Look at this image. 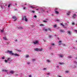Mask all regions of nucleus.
I'll use <instances>...</instances> for the list:
<instances>
[{
	"label": "nucleus",
	"mask_w": 77,
	"mask_h": 77,
	"mask_svg": "<svg viewBox=\"0 0 77 77\" xmlns=\"http://www.w3.org/2000/svg\"><path fill=\"white\" fill-rule=\"evenodd\" d=\"M47 62H50V61L49 60H47Z\"/></svg>",
	"instance_id": "nucleus-32"
},
{
	"label": "nucleus",
	"mask_w": 77,
	"mask_h": 77,
	"mask_svg": "<svg viewBox=\"0 0 77 77\" xmlns=\"http://www.w3.org/2000/svg\"><path fill=\"white\" fill-rule=\"evenodd\" d=\"M5 62H6V63H8V60H5Z\"/></svg>",
	"instance_id": "nucleus-23"
},
{
	"label": "nucleus",
	"mask_w": 77,
	"mask_h": 77,
	"mask_svg": "<svg viewBox=\"0 0 77 77\" xmlns=\"http://www.w3.org/2000/svg\"><path fill=\"white\" fill-rule=\"evenodd\" d=\"M35 51H38V48H35L34 49Z\"/></svg>",
	"instance_id": "nucleus-9"
},
{
	"label": "nucleus",
	"mask_w": 77,
	"mask_h": 77,
	"mask_svg": "<svg viewBox=\"0 0 77 77\" xmlns=\"http://www.w3.org/2000/svg\"><path fill=\"white\" fill-rule=\"evenodd\" d=\"M57 21H59L60 20H57Z\"/></svg>",
	"instance_id": "nucleus-52"
},
{
	"label": "nucleus",
	"mask_w": 77,
	"mask_h": 77,
	"mask_svg": "<svg viewBox=\"0 0 77 77\" xmlns=\"http://www.w3.org/2000/svg\"><path fill=\"white\" fill-rule=\"evenodd\" d=\"M58 9V8H56L55 9V14H59V12H58L57 10Z\"/></svg>",
	"instance_id": "nucleus-3"
},
{
	"label": "nucleus",
	"mask_w": 77,
	"mask_h": 77,
	"mask_svg": "<svg viewBox=\"0 0 77 77\" xmlns=\"http://www.w3.org/2000/svg\"><path fill=\"white\" fill-rule=\"evenodd\" d=\"M63 26H64V25H62Z\"/></svg>",
	"instance_id": "nucleus-54"
},
{
	"label": "nucleus",
	"mask_w": 77,
	"mask_h": 77,
	"mask_svg": "<svg viewBox=\"0 0 77 77\" xmlns=\"http://www.w3.org/2000/svg\"><path fill=\"white\" fill-rule=\"evenodd\" d=\"M35 60H36L35 59H32V61L33 62H35Z\"/></svg>",
	"instance_id": "nucleus-26"
},
{
	"label": "nucleus",
	"mask_w": 77,
	"mask_h": 77,
	"mask_svg": "<svg viewBox=\"0 0 77 77\" xmlns=\"http://www.w3.org/2000/svg\"><path fill=\"white\" fill-rule=\"evenodd\" d=\"M75 59H76V60H77V57H76Z\"/></svg>",
	"instance_id": "nucleus-51"
},
{
	"label": "nucleus",
	"mask_w": 77,
	"mask_h": 77,
	"mask_svg": "<svg viewBox=\"0 0 77 77\" xmlns=\"http://www.w3.org/2000/svg\"><path fill=\"white\" fill-rule=\"evenodd\" d=\"M59 77H60V76H59Z\"/></svg>",
	"instance_id": "nucleus-59"
},
{
	"label": "nucleus",
	"mask_w": 77,
	"mask_h": 77,
	"mask_svg": "<svg viewBox=\"0 0 77 77\" xmlns=\"http://www.w3.org/2000/svg\"><path fill=\"white\" fill-rule=\"evenodd\" d=\"M43 22H44L45 23H47V21L45 20H43Z\"/></svg>",
	"instance_id": "nucleus-25"
},
{
	"label": "nucleus",
	"mask_w": 77,
	"mask_h": 77,
	"mask_svg": "<svg viewBox=\"0 0 77 77\" xmlns=\"http://www.w3.org/2000/svg\"><path fill=\"white\" fill-rule=\"evenodd\" d=\"M23 9L24 10H26V7L23 8Z\"/></svg>",
	"instance_id": "nucleus-27"
},
{
	"label": "nucleus",
	"mask_w": 77,
	"mask_h": 77,
	"mask_svg": "<svg viewBox=\"0 0 77 77\" xmlns=\"http://www.w3.org/2000/svg\"><path fill=\"white\" fill-rule=\"evenodd\" d=\"M36 11H38V10H39V9H36Z\"/></svg>",
	"instance_id": "nucleus-46"
},
{
	"label": "nucleus",
	"mask_w": 77,
	"mask_h": 77,
	"mask_svg": "<svg viewBox=\"0 0 77 77\" xmlns=\"http://www.w3.org/2000/svg\"><path fill=\"white\" fill-rule=\"evenodd\" d=\"M25 5H27V4H25Z\"/></svg>",
	"instance_id": "nucleus-53"
},
{
	"label": "nucleus",
	"mask_w": 77,
	"mask_h": 77,
	"mask_svg": "<svg viewBox=\"0 0 77 77\" xmlns=\"http://www.w3.org/2000/svg\"><path fill=\"white\" fill-rule=\"evenodd\" d=\"M18 29H23V27L21 26H20L19 27H17Z\"/></svg>",
	"instance_id": "nucleus-12"
},
{
	"label": "nucleus",
	"mask_w": 77,
	"mask_h": 77,
	"mask_svg": "<svg viewBox=\"0 0 77 77\" xmlns=\"http://www.w3.org/2000/svg\"><path fill=\"white\" fill-rule=\"evenodd\" d=\"M17 50V51H21V50Z\"/></svg>",
	"instance_id": "nucleus-36"
},
{
	"label": "nucleus",
	"mask_w": 77,
	"mask_h": 77,
	"mask_svg": "<svg viewBox=\"0 0 77 77\" xmlns=\"http://www.w3.org/2000/svg\"><path fill=\"white\" fill-rule=\"evenodd\" d=\"M43 11H44V10H43Z\"/></svg>",
	"instance_id": "nucleus-60"
},
{
	"label": "nucleus",
	"mask_w": 77,
	"mask_h": 77,
	"mask_svg": "<svg viewBox=\"0 0 77 77\" xmlns=\"http://www.w3.org/2000/svg\"><path fill=\"white\" fill-rule=\"evenodd\" d=\"M4 39L5 40H7L8 39L6 38V37H3Z\"/></svg>",
	"instance_id": "nucleus-16"
},
{
	"label": "nucleus",
	"mask_w": 77,
	"mask_h": 77,
	"mask_svg": "<svg viewBox=\"0 0 77 77\" xmlns=\"http://www.w3.org/2000/svg\"><path fill=\"white\" fill-rule=\"evenodd\" d=\"M69 57H71V56Z\"/></svg>",
	"instance_id": "nucleus-57"
},
{
	"label": "nucleus",
	"mask_w": 77,
	"mask_h": 77,
	"mask_svg": "<svg viewBox=\"0 0 77 77\" xmlns=\"http://www.w3.org/2000/svg\"><path fill=\"white\" fill-rule=\"evenodd\" d=\"M47 75H50V73H47Z\"/></svg>",
	"instance_id": "nucleus-33"
},
{
	"label": "nucleus",
	"mask_w": 77,
	"mask_h": 77,
	"mask_svg": "<svg viewBox=\"0 0 77 77\" xmlns=\"http://www.w3.org/2000/svg\"><path fill=\"white\" fill-rule=\"evenodd\" d=\"M46 20H48V19H46Z\"/></svg>",
	"instance_id": "nucleus-49"
},
{
	"label": "nucleus",
	"mask_w": 77,
	"mask_h": 77,
	"mask_svg": "<svg viewBox=\"0 0 77 77\" xmlns=\"http://www.w3.org/2000/svg\"><path fill=\"white\" fill-rule=\"evenodd\" d=\"M60 57H63V55L60 54Z\"/></svg>",
	"instance_id": "nucleus-13"
},
{
	"label": "nucleus",
	"mask_w": 77,
	"mask_h": 77,
	"mask_svg": "<svg viewBox=\"0 0 77 77\" xmlns=\"http://www.w3.org/2000/svg\"><path fill=\"white\" fill-rule=\"evenodd\" d=\"M3 71H4V72H7V71H8V70L4 69L3 70Z\"/></svg>",
	"instance_id": "nucleus-15"
},
{
	"label": "nucleus",
	"mask_w": 77,
	"mask_h": 77,
	"mask_svg": "<svg viewBox=\"0 0 77 77\" xmlns=\"http://www.w3.org/2000/svg\"><path fill=\"white\" fill-rule=\"evenodd\" d=\"M17 41V40H16V41Z\"/></svg>",
	"instance_id": "nucleus-56"
},
{
	"label": "nucleus",
	"mask_w": 77,
	"mask_h": 77,
	"mask_svg": "<svg viewBox=\"0 0 77 77\" xmlns=\"http://www.w3.org/2000/svg\"><path fill=\"white\" fill-rule=\"evenodd\" d=\"M56 67H57V68H59V66H56Z\"/></svg>",
	"instance_id": "nucleus-42"
},
{
	"label": "nucleus",
	"mask_w": 77,
	"mask_h": 77,
	"mask_svg": "<svg viewBox=\"0 0 77 77\" xmlns=\"http://www.w3.org/2000/svg\"><path fill=\"white\" fill-rule=\"evenodd\" d=\"M15 75L16 76H17L18 75H17V74H16V75Z\"/></svg>",
	"instance_id": "nucleus-50"
},
{
	"label": "nucleus",
	"mask_w": 77,
	"mask_h": 77,
	"mask_svg": "<svg viewBox=\"0 0 77 77\" xmlns=\"http://www.w3.org/2000/svg\"><path fill=\"white\" fill-rule=\"evenodd\" d=\"M54 27H56L57 26L56 25H54Z\"/></svg>",
	"instance_id": "nucleus-34"
},
{
	"label": "nucleus",
	"mask_w": 77,
	"mask_h": 77,
	"mask_svg": "<svg viewBox=\"0 0 77 77\" xmlns=\"http://www.w3.org/2000/svg\"><path fill=\"white\" fill-rule=\"evenodd\" d=\"M49 30H50V28H49L48 29H45V31H49Z\"/></svg>",
	"instance_id": "nucleus-10"
},
{
	"label": "nucleus",
	"mask_w": 77,
	"mask_h": 77,
	"mask_svg": "<svg viewBox=\"0 0 77 77\" xmlns=\"http://www.w3.org/2000/svg\"><path fill=\"white\" fill-rule=\"evenodd\" d=\"M59 64H60V65H61L63 64V63H59Z\"/></svg>",
	"instance_id": "nucleus-24"
},
{
	"label": "nucleus",
	"mask_w": 77,
	"mask_h": 77,
	"mask_svg": "<svg viewBox=\"0 0 77 77\" xmlns=\"http://www.w3.org/2000/svg\"><path fill=\"white\" fill-rule=\"evenodd\" d=\"M38 42H39L38 41H36L35 42H33V43L34 44H38Z\"/></svg>",
	"instance_id": "nucleus-5"
},
{
	"label": "nucleus",
	"mask_w": 77,
	"mask_h": 77,
	"mask_svg": "<svg viewBox=\"0 0 77 77\" xmlns=\"http://www.w3.org/2000/svg\"><path fill=\"white\" fill-rule=\"evenodd\" d=\"M10 73H11V74H14V73H15V72H14V71H10Z\"/></svg>",
	"instance_id": "nucleus-8"
},
{
	"label": "nucleus",
	"mask_w": 77,
	"mask_h": 77,
	"mask_svg": "<svg viewBox=\"0 0 77 77\" xmlns=\"http://www.w3.org/2000/svg\"><path fill=\"white\" fill-rule=\"evenodd\" d=\"M60 32H65V31L63 30H60Z\"/></svg>",
	"instance_id": "nucleus-17"
},
{
	"label": "nucleus",
	"mask_w": 77,
	"mask_h": 77,
	"mask_svg": "<svg viewBox=\"0 0 77 77\" xmlns=\"http://www.w3.org/2000/svg\"><path fill=\"white\" fill-rule=\"evenodd\" d=\"M72 25H73V26H74V25H75V23H74L73 22H72Z\"/></svg>",
	"instance_id": "nucleus-14"
},
{
	"label": "nucleus",
	"mask_w": 77,
	"mask_h": 77,
	"mask_svg": "<svg viewBox=\"0 0 77 77\" xmlns=\"http://www.w3.org/2000/svg\"><path fill=\"white\" fill-rule=\"evenodd\" d=\"M6 53H8L9 54L11 55V56H19V54H17V53H13V51L10 50H7L6 51Z\"/></svg>",
	"instance_id": "nucleus-1"
},
{
	"label": "nucleus",
	"mask_w": 77,
	"mask_h": 77,
	"mask_svg": "<svg viewBox=\"0 0 77 77\" xmlns=\"http://www.w3.org/2000/svg\"><path fill=\"white\" fill-rule=\"evenodd\" d=\"M2 59H5V57H2Z\"/></svg>",
	"instance_id": "nucleus-37"
},
{
	"label": "nucleus",
	"mask_w": 77,
	"mask_h": 77,
	"mask_svg": "<svg viewBox=\"0 0 77 77\" xmlns=\"http://www.w3.org/2000/svg\"><path fill=\"white\" fill-rule=\"evenodd\" d=\"M29 77H32V75H29Z\"/></svg>",
	"instance_id": "nucleus-45"
},
{
	"label": "nucleus",
	"mask_w": 77,
	"mask_h": 77,
	"mask_svg": "<svg viewBox=\"0 0 77 77\" xmlns=\"http://www.w3.org/2000/svg\"><path fill=\"white\" fill-rule=\"evenodd\" d=\"M51 35H49V38H51Z\"/></svg>",
	"instance_id": "nucleus-28"
},
{
	"label": "nucleus",
	"mask_w": 77,
	"mask_h": 77,
	"mask_svg": "<svg viewBox=\"0 0 77 77\" xmlns=\"http://www.w3.org/2000/svg\"><path fill=\"white\" fill-rule=\"evenodd\" d=\"M52 45L53 46H54V44H52Z\"/></svg>",
	"instance_id": "nucleus-40"
},
{
	"label": "nucleus",
	"mask_w": 77,
	"mask_h": 77,
	"mask_svg": "<svg viewBox=\"0 0 77 77\" xmlns=\"http://www.w3.org/2000/svg\"><path fill=\"white\" fill-rule=\"evenodd\" d=\"M7 44H9V42H7Z\"/></svg>",
	"instance_id": "nucleus-47"
},
{
	"label": "nucleus",
	"mask_w": 77,
	"mask_h": 77,
	"mask_svg": "<svg viewBox=\"0 0 77 77\" xmlns=\"http://www.w3.org/2000/svg\"><path fill=\"white\" fill-rule=\"evenodd\" d=\"M68 33L69 35H71V32L70 31L68 32Z\"/></svg>",
	"instance_id": "nucleus-19"
},
{
	"label": "nucleus",
	"mask_w": 77,
	"mask_h": 77,
	"mask_svg": "<svg viewBox=\"0 0 77 77\" xmlns=\"http://www.w3.org/2000/svg\"><path fill=\"white\" fill-rule=\"evenodd\" d=\"M31 8H33V9H35L36 8L35 7H33L32 6H30Z\"/></svg>",
	"instance_id": "nucleus-20"
},
{
	"label": "nucleus",
	"mask_w": 77,
	"mask_h": 77,
	"mask_svg": "<svg viewBox=\"0 0 77 77\" xmlns=\"http://www.w3.org/2000/svg\"><path fill=\"white\" fill-rule=\"evenodd\" d=\"M22 20H25V21H28V20H27V17L26 16H25L22 18Z\"/></svg>",
	"instance_id": "nucleus-2"
},
{
	"label": "nucleus",
	"mask_w": 77,
	"mask_h": 77,
	"mask_svg": "<svg viewBox=\"0 0 77 77\" xmlns=\"http://www.w3.org/2000/svg\"><path fill=\"white\" fill-rule=\"evenodd\" d=\"M11 60V58H8V61H9V60Z\"/></svg>",
	"instance_id": "nucleus-21"
},
{
	"label": "nucleus",
	"mask_w": 77,
	"mask_h": 77,
	"mask_svg": "<svg viewBox=\"0 0 77 77\" xmlns=\"http://www.w3.org/2000/svg\"><path fill=\"white\" fill-rule=\"evenodd\" d=\"M10 6H11V4H9L8 5V7L9 8V7H10Z\"/></svg>",
	"instance_id": "nucleus-29"
},
{
	"label": "nucleus",
	"mask_w": 77,
	"mask_h": 77,
	"mask_svg": "<svg viewBox=\"0 0 77 77\" xmlns=\"http://www.w3.org/2000/svg\"><path fill=\"white\" fill-rule=\"evenodd\" d=\"M40 26H44V25L42 24H40Z\"/></svg>",
	"instance_id": "nucleus-18"
},
{
	"label": "nucleus",
	"mask_w": 77,
	"mask_h": 77,
	"mask_svg": "<svg viewBox=\"0 0 77 77\" xmlns=\"http://www.w3.org/2000/svg\"><path fill=\"white\" fill-rule=\"evenodd\" d=\"M68 72H69L68 71H67L66 72L67 73H68Z\"/></svg>",
	"instance_id": "nucleus-44"
},
{
	"label": "nucleus",
	"mask_w": 77,
	"mask_h": 77,
	"mask_svg": "<svg viewBox=\"0 0 77 77\" xmlns=\"http://www.w3.org/2000/svg\"><path fill=\"white\" fill-rule=\"evenodd\" d=\"M30 62H27V64H30Z\"/></svg>",
	"instance_id": "nucleus-39"
},
{
	"label": "nucleus",
	"mask_w": 77,
	"mask_h": 77,
	"mask_svg": "<svg viewBox=\"0 0 77 77\" xmlns=\"http://www.w3.org/2000/svg\"><path fill=\"white\" fill-rule=\"evenodd\" d=\"M46 69V68H44V69H43V70H45V69Z\"/></svg>",
	"instance_id": "nucleus-43"
},
{
	"label": "nucleus",
	"mask_w": 77,
	"mask_h": 77,
	"mask_svg": "<svg viewBox=\"0 0 77 77\" xmlns=\"http://www.w3.org/2000/svg\"><path fill=\"white\" fill-rule=\"evenodd\" d=\"M76 17V14H75L72 16L73 18H75Z\"/></svg>",
	"instance_id": "nucleus-7"
},
{
	"label": "nucleus",
	"mask_w": 77,
	"mask_h": 77,
	"mask_svg": "<svg viewBox=\"0 0 77 77\" xmlns=\"http://www.w3.org/2000/svg\"><path fill=\"white\" fill-rule=\"evenodd\" d=\"M34 18H36L37 17L36 16V15H35L34 16Z\"/></svg>",
	"instance_id": "nucleus-30"
},
{
	"label": "nucleus",
	"mask_w": 77,
	"mask_h": 77,
	"mask_svg": "<svg viewBox=\"0 0 77 77\" xmlns=\"http://www.w3.org/2000/svg\"><path fill=\"white\" fill-rule=\"evenodd\" d=\"M13 19H14L15 20H14V21H15L17 20V17L16 16H13L12 17Z\"/></svg>",
	"instance_id": "nucleus-4"
},
{
	"label": "nucleus",
	"mask_w": 77,
	"mask_h": 77,
	"mask_svg": "<svg viewBox=\"0 0 77 77\" xmlns=\"http://www.w3.org/2000/svg\"><path fill=\"white\" fill-rule=\"evenodd\" d=\"M26 57H29V56L28 55H26Z\"/></svg>",
	"instance_id": "nucleus-31"
},
{
	"label": "nucleus",
	"mask_w": 77,
	"mask_h": 77,
	"mask_svg": "<svg viewBox=\"0 0 77 77\" xmlns=\"http://www.w3.org/2000/svg\"><path fill=\"white\" fill-rule=\"evenodd\" d=\"M59 42L60 43V42H61V43H62V41H60V40L59 41Z\"/></svg>",
	"instance_id": "nucleus-35"
},
{
	"label": "nucleus",
	"mask_w": 77,
	"mask_h": 77,
	"mask_svg": "<svg viewBox=\"0 0 77 77\" xmlns=\"http://www.w3.org/2000/svg\"><path fill=\"white\" fill-rule=\"evenodd\" d=\"M75 32H76V33H77V30L76 29L75 30Z\"/></svg>",
	"instance_id": "nucleus-38"
},
{
	"label": "nucleus",
	"mask_w": 77,
	"mask_h": 77,
	"mask_svg": "<svg viewBox=\"0 0 77 77\" xmlns=\"http://www.w3.org/2000/svg\"><path fill=\"white\" fill-rule=\"evenodd\" d=\"M61 25L62 26V25H63V24L62 23H61Z\"/></svg>",
	"instance_id": "nucleus-55"
},
{
	"label": "nucleus",
	"mask_w": 77,
	"mask_h": 77,
	"mask_svg": "<svg viewBox=\"0 0 77 77\" xmlns=\"http://www.w3.org/2000/svg\"><path fill=\"white\" fill-rule=\"evenodd\" d=\"M43 49L42 48H38V51H42Z\"/></svg>",
	"instance_id": "nucleus-11"
},
{
	"label": "nucleus",
	"mask_w": 77,
	"mask_h": 77,
	"mask_svg": "<svg viewBox=\"0 0 77 77\" xmlns=\"http://www.w3.org/2000/svg\"><path fill=\"white\" fill-rule=\"evenodd\" d=\"M32 12H33V13H34V12H35V11H32Z\"/></svg>",
	"instance_id": "nucleus-41"
},
{
	"label": "nucleus",
	"mask_w": 77,
	"mask_h": 77,
	"mask_svg": "<svg viewBox=\"0 0 77 77\" xmlns=\"http://www.w3.org/2000/svg\"><path fill=\"white\" fill-rule=\"evenodd\" d=\"M71 13V11H68L67 13V15H69Z\"/></svg>",
	"instance_id": "nucleus-6"
},
{
	"label": "nucleus",
	"mask_w": 77,
	"mask_h": 77,
	"mask_svg": "<svg viewBox=\"0 0 77 77\" xmlns=\"http://www.w3.org/2000/svg\"><path fill=\"white\" fill-rule=\"evenodd\" d=\"M73 48V49H74L75 50V48Z\"/></svg>",
	"instance_id": "nucleus-48"
},
{
	"label": "nucleus",
	"mask_w": 77,
	"mask_h": 77,
	"mask_svg": "<svg viewBox=\"0 0 77 77\" xmlns=\"http://www.w3.org/2000/svg\"><path fill=\"white\" fill-rule=\"evenodd\" d=\"M15 5H17V4H15Z\"/></svg>",
	"instance_id": "nucleus-58"
},
{
	"label": "nucleus",
	"mask_w": 77,
	"mask_h": 77,
	"mask_svg": "<svg viewBox=\"0 0 77 77\" xmlns=\"http://www.w3.org/2000/svg\"><path fill=\"white\" fill-rule=\"evenodd\" d=\"M3 31H4V29H3V30H1V32H3Z\"/></svg>",
	"instance_id": "nucleus-22"
}]
</instances>
